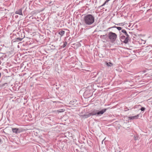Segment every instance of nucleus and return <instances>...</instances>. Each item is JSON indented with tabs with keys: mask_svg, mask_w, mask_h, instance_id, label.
<instances>
[{
	"mask_svg": "<svg viewBox=\"0 0 152 152\" xmlns=\"http://www.w3.org/2000/svg\"><path fill=\"white\" fill-rule=\"evenodd\" d=\"M23 39V38H20V37H18L15 39V41L16 42H19L21 41L22 39Z\"/></svg>",
	"mask_w": 152,
	"mask_h": 152,
	"instance_id": "12",
	"label": "nucleus"
},
{
	"mask_svg": "<svg viewBox=\"0 0 152 152\" xmlns=\"http://www.w3.org/2000/svg\"><path fill=\"white\" fill-rule=\"evenodd\" d=\"M106 34H105V35H101L100 36V38H102V37H104V36H106Z\"/></svg>",
	"mask_w": 152,
	"mask_h": 152,
	"instance_id": "22",
	"label": "nucleus"
},
{
	"mask_svg": "<svg viewBox=\"0 0 152 152\" xmlns=\"http://www.w3.org/2000/svg\"><path fill=\"white\" fill-rule=\"evenodd\" d=\"M139 117V115H135L133 116H130L129 117V119L130 120L137 119Z\"/></svg>",
	"mask_w": 152,
	"mask_h": 152,
	"instance_id": "6",
	"label": "nucleus"
},
{
	"mask_svg": "<svg viewBox=\"0 0 152 152\" xmlns=\"http://www.w3.org/2000/svg\"><path fill=\"white\" fill-rule=\"evenodd\" d=\"M2 143V140H1L0 139V144H1Z\"/></svg>",
	"mask_w": 152,
	"mask_h": 152,
	"instance_id": "23",
	"label": "nucleus"
},
{
	"mask_svg": "<svg viewBox=\"0 0 152 152\" xmlns=\"http://www.w3.org/2000/svg\"><path fill=\"white\" fill-rule=\"evenodd\" d=\"M112 28H116L119 31H120L121 30L122 28L120 27H116V26H114L112 27Z\"/></svg>",
	"mask_w": 152,
	"mask_h": 152,
	"instance_id": "15",
	"label": "nucleus"
},
{
	"mask_svg": "<svg viewBox=\"0 0 152 152\" xmlns=\"http://www.w3.org/2000/svg\"><path fill=\"white\" fill-rule=\"evenodd\" d=\"M12 131L13 133H20V131H19V129H17L16 128H12Z\"/></svg>",
	"mask_w": 152,
	"mask_h": 152,
	"instance_id": "7",
	"label": "nucleus"
},
{
	"mask_svg": "<svg viewBox=\"0 0 152 152\" xmlns=\"http://www.w3.org/2000/svg\"><path fill=\"white\" fill-rule=\"evenodd\" d=\"M106 64L107 66H111L113 65L110 62H106Z\"/></svg>",
	"mask_w": 152,
	"mask_h": 152,
	"instance_id": "13",
	"label": "nucleus"
},
{
	"mask_svg": "<svg viewBox=\"0 0 152 152\" xmlns=\"http://www.w3.org/2000/svg\"><path fill=\"white\" fill-rule=\"evenodd\" d=\"M121 32L122 33H124V34H126V33H127V32H126V31L125 29L122 30H121Z\"/></svg>",
	"mask_w": 152,
	"mask_h": 152,
	"instance_id": "19",
	"label": "nucleus"
},
{
	"mask_svg": "<svg viewBox=\"0 0 152 152\" xmlns=\"http://www.w3.org/2000/svg\"><path fill=\"white\" fill-rule=\"evenodd\" d=\"M110 0H107L104 2V3L102 4V5H101V6H100V7H103V6H104V5H105L106 3L107 2H108L110 1Z\"/></svg>",
	"mask_w": 152,
	"mask_h": 152,
	"instance_id": "17",
	"label": "nucleus"
},
{
	"mask_svg": "<svg viewBox=\"0 0 152 152\" xmlns=\"http://www.w3.org/2000/svg\"><path fill=\"white\" fill-rule=\"evenodd\" d=\"M125 38H126V37L125 35H122L120 37V39L121 41L123 42V41H124L125 40Z\"/></svg>",
	"mask_w": 152,
	"mask_h": 152,
	"instance_id": "11",
	"label": "nucleus"
},
{
	"mask_svg": "<svg viewBox=\"0 0 152 152\" xmlns=\"http://www.w3.org/2000/svg\"><path fill=\"white\" fill-rule=\"evenodd\" d=\"M145 50L148 51H150L152 50V47L150 46H147L145 48Z\"/></svg>",
	"mask_w": 152,
	"mask_h": 152,
	"instance_id": "10",
	"label": "nucleus"
},
{
	"mask_svg": "<svg viewBox=\"0 0 152 152\" xmlns=\"http://www.w3.org/2000/svg\"><path fill=\"white\" fill-rule=\"evenodd\" d=\"M95 18L91 14H88L85 15L83 18V22L87 25H90L94 22Z\"/></svg>",
	"mask_w": 152,
	"mask_h": 152,
	"instance_id": "1",
	"label": "nucleus"
},
{
	"mask_svg": "<svg viewBox=\"0 0 152 152\" xmlns=\"http://www.w3.org/2000/svg\"><path fill=\"white\" fill-rule=\"evenodd\" d=\"M139 106H141V105H137V107H138Z\"/></svg>",
	"mask_w": 152,
	"mask_h": 152,
	"instance_id": "27",
	"label": "nucleus"
},
{
	"mask_svg": "<svg viewBox=\"0 0 152 152\" xmlns=\"http://www.w3.org/2000/svg\"><path fill=\"white\" fill-rule=\"evenodd\" d=\"M76 101H72L70 102H71V104H74V103L73 104L72 103L73 102V103L75 102L76 103Z\"/></svg>",
	"mask_w": 152,
	"mask_h": 152,
	"instance_id": "21",
	"label": "nucleus"
},
{
	"mask_svg": "<svg viewBox=\"0 0 152 152\" xmlns=\"http://www.w3.org/2000/svg\"><path fill=\"white\" fill-rule=\"evenodd\" d=\"M129 129V127H128L127 128V129H127V130H128Z\"/></svg>",
	"mask_w": 152,
	"mask_h": 152,
	"instance_id": "26",
	"label": "nucleus"
},
{
	"mask_svg": "<svg viewBox=\"0 0 152 152\" xmlns=\"http://www.w3.org/2000/svg\"><path fill=\"white\" fill-rule=\"evenodd\" d=\"M149 77H152V75H150Z\"/></svg>",
	"mask_w": 152,
	"mask_h": 152,
	"instance_id": "25",
	"label": "nucleus"
},
{
	"mask_svg": "<svg viewBox=\"0 0 152 152\" xmlns=\"http://www.w3.org/2000/svg\"><path fill=\"white\" fill-rule=\"evenodd\" d=\"M65 33V31L63 30H61L58 32V34L61 36V37L63 36Z\"/></svg>",
	"mask_w": 152,
	"mask_h": 152,
	"instance_id": "9",
	"label": "nucleus"
},
{
	"mask_svg": "<svg viewBox=\"0 0 152 152\" xmlns=\"http://www.w3.org/2000/svg\"><path fill=\"white\" fill-rule=\"evenodd\" d=\"M109 107L102 109V110L99 111L98 110L94 109L90 113L91 116L97 115V116H101L106 111L109 109Z\"/></svg>",
	"mask_w": 152,
	"mask_h": 152,
	"instance_id": "2",
	"label": "nucleus"
},
{
	"mask_svg": "<svg viewBox=\"0 0 152 152\" xmlns=\"http://www.w3.org/2000/svg\"><path fill=\"white\" fill-rule=\"evenodd\" d=\"M7 84V83H4L2 84V86H4L5 85V84Z\"/></svg>",
	"mask_w": 152,
	"mask_h": 152,
	"instance_id": "24",
	"label": "nucleus"
},
{
	"mask_svg": "<svg viewBox=\"0 0 152 152\" xmlns=\"http://www.w3.org/2000/svg\"><path fill=\"white\" fill-rule=\"evenodd\" d=\"M15 13L16 14H19L20 15H23V13L22 12V9H20L15 12Z\"/></svg>",
	"mask_w": 152,
	"mask_h": 152,
	"instance_id": "5",
	"label": "nucleus"
},
{
	"mask_svg": "<svg viewBox=\"0 0 152 152\" xmlns=\"http://www.w3.org/2000/svg\"><path fill=\"white\" fill-rule=\"evenodd\" d=\"M140 110L142 111H144L145 110V108L144 107H141V108L140 109Z\"/></svg>",
	"mask_w": 152,
	"mask_h": 152,
	"instance_id": "20",
	"label": "nucleus"
},
{
	"mask_svg": "<svg viewBox=\"0 0 152 152\" xmlns=\"http://www.w3.org/2000/svg\"><path fill=\"white\" fill-rule=\"evenodd\" d=\"M125 35L126 37V38H125V40L124 41H123V42L125 44H127L129 40L130 39V38L127 33Z\"/></svg>",
	"mask_w": 152,
	"mask_h": 152,
	"instance_id": "4",
	"label": "nucleus"
},
{
	"mask_svg": "<svg viewBox=\"0 0 152 152\" xmlns=\"http://www.w3.org/2000/svg\"><path fill=\"white\" fill-rule=\"evenodd\" d=\"M91 116V115L90 113L88 114H86L82 115V116L85 118H87Z\"/></svg>",
	"mask_w": 152,
	"mask_h": 152,
	"instance_id": "8",
	"label": "nucleus"
},
{
	"mask_svg": "<svg viewBox=\"0 0 152 152\" xmlns=\"http://www.w3.org/2000/svg\"><path fill=\"white\" fill-rule=\"evenodd\" d=\"M67 44V42H64V44L62 46V47L63 48H64L66 47V46Z\"/></svg>",
	"mask_w": 152,
	"mask_h": 152,
	"instance_id": "18",
	"label": "nucleus"
},
{
	"mask_svg": "<svg viewBox=\"0 0 152 152\" xmlns=\"http://www.w3.org/2000/svg\"><path fill=\"white\" fill-rule=\"evenodd\" d=\"M50 47L51 49L54 50L55 49V46L53 45L50 44Z\"/></svg>",
	"mask_w": 152,
	"mask_h": 152,
	"instance_id": "14",
	"label": "nucleus"
},
{
	"mask_svg": "<svg viewBox=\"0 0 152 152\" xmlns=\"http://www.w3.org/2000/svg\"><path fill=\"white\" fill-rule=\"evenodd\" d=\"M51 3H52V2L50 1V2H49V4H51Z\"/></svg>",
	"mask_w": 152,
	"mask_h": 152,
	"instance_id": "28",
	"label": "nucleus"
},
{
	"mask_svg": "<svg viewBox=\"0 0 152 152\" xmlns=\"http://www.w3.org/2000/svg\"><path fill=\"white\" fill-rule=\"evenodd\" d=\"M107 36L110 42L112 43L115 42L117 38V34L112 32H110L107 35Z\"/></svg>",
	"mask_w": 152,
	"mask_h": 152,
	"instance_id": "3",
	"label": "nucleus"
},
{
	"mask_svg": "<svg viewBox=\"0 0 152 152\" xmlns=\"http://www.w3.org/2000/svg\"><path fill=\"white\" fill-rule=\"evenodd\" d=\"M4 60V58L1 56L0 57V65L1 64V63Z\"/></svg>",
	"mask_w": 152,
	"mask_h": 152,
	"instance_id": "16",
	"label": "nucleus"
}]
</instances>
